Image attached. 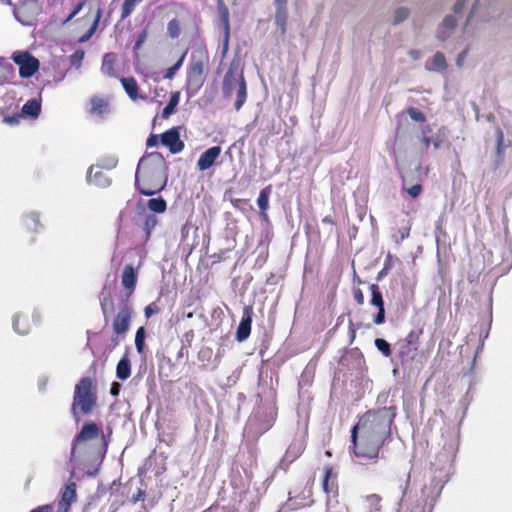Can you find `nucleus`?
I'll return each instance as SVG.
<instances>
[{"mask_svg": "<svg viewBox=\"0 0 512 512\" xmlns=\"http://www.w3.org/2000/svg\"><path fill=\"white\" fill-rule=\"evenodd\" d=\"M464 4H465V0H457L454 5L455 13H459L462 10V8L464 7Z\"/></svg>", "mask_w": 512, "mask_h": 512, "instance_id": "63", "label": "nucleus"}, {"mask_svg": "<svg viewBox=\"0 0 512 512\" xmlns=\"http://www.w3.org/2000/svg\"><path fill=\"white\" fill-rule=\"evenodd\" d=\"M101 433V429L94 422L85 423L80 432L74 437L71 446V457L72 460L76 456V451L82 442L97 438Z\"/></svg>", "mask_w": 512, "mask_h": 512, "instance_id": "8", "label": "nucleus"}, {"mask_svg": "<svg viewBox=\"0 0 512 512\" xmlns=\"http://www.w3.org/2000/svg\"><path fill=\"white\" fill-rule=\"evenodd\" d=\"M121 84L125 90V92L128 94V96L132 100H137L139 98L138 95V84L134 77H122L120 78Z\"/></svg>", "mask_w": 512, "mask_h": 512, "instance_id": "23", "label": "nucleus"}, {"mask_svg": "<svg viewBox=\"0 0 512 512\" xmlns=\"http://www.w3.org/2000/svg\"><path fill=\"white\" fill-rule=\"evenodd\" d=\"M220 146H213L205 150L197 161V168L199 171H206L211 168L221 154Z\"/></svg>", "mask_w": 512, "mask_h": 512, "instance_id": "14", "label": "nucleus"}, {"mask_svg": "<svg viewBox=\"0 0 512 512\" xmlns=\"http://www.w3.org/2000/svg\"><path fill=\"white\" fill-rule=\"evenodd\" d=\"M87 180L89 183L98 187H106L110 184V179L107 177L106 173L102 170L93 172V167H90L88 170Z\"/></svg>", "mask_w": 512, "mask_h": 512, "instance_id": "21", "label": "nucleus"}, {"mask_svg": "<svg viewBox=\"0 0 512 512\" xmlns=\"http://www.w3.org/2000/svg\"><path fill=\"white\" fill-rule=\"evenodd\" d=\"M97 405V393L94 381L90 377L82 378L74 389L72 414L76 422L81 415H89Z\"/></svg>", "mask_w": 512, "mask_h": 512, "instance_id": "3", "label": "nucleus"}, {"mask_svg": "<svg viewBox=\"0 0 512 512\" xmlns=\"http://www.w3.org/2000/svg\"><path fill=\"white\" fill-rule=\"evenodd\" d=\"M381 501L382 498L378 494L373 493L366 496V502L374 509V511L381 510Z\"/></svg>", "mask_w": 512, "mask_h": 512, "instance_id": "43", "label": "nucleus"}, {"mask_svg": "<svg viewBox=\"0 0 512 512\" xmlns=\"http://www.w3.org/2000/svg\"><path fill=\"white\" fill-rule=\"evenodd\" d=\"M236 88L237 93L234 107L236 111H239L247 99V85L243 72L241 71L238 74L237 66L232 63L227 70L222 82V92L224 97H231L233 91Z\"/></svg>", "mask_w": 512, "mask_h": 512, "instance_id": "4", "label": "nucleus"}, {"mask_svg": "<svg viewBox=\"0 0 512 512\" xmlns=\"http://www.w3.org/2000/svg\"><path fill=\"white\" fill-rule=\"evenodd\" d=\"M230 203L231 205L238 209L241 207L242 204H246L247 203V200L246 199H240V198H233L230 200Z\"/></svg>", "mask_w": 512, "mask_h": 512, "instance_id": "62", "label": "nucleus"}, {"mask_svg": "<svg viewBox=\"0 0 512 512\" xmlns=\"http://www.w3.org/2000/svg\"><path fill=\"white\" fill-rule=\"evenodd\" d=\"M133 312V307L128 300L121 303L119 311L112 321V329L117 336H124L128 332Z\"/></svg>", "mask_w": 512, "mask_h": 512, "instance_id": "7", "label": "nucleus"}, {"mask_svg": "<svg viewBox=\"0 0 512 512\" xmlns=\"http://www.w3.org/2000/svg\"><path fill=\"white\" fill-rule=\"evenodd\" d=\"M77 501V484L71 479L60 491V499L57 503V512H69L73 503Z\"/></svg>", "mask_w": 512, "mask_h": 512, "instance_id": "9", "label": "nucleus"}, {"mask_svg": "<svg viewBox=\"0 0 512 512\" xmlns=\"http://www.w3.org/2000/svg\"><path fill=\"white\" fill-rule=\"evenodd\" d=\"M432 70H445L447 68L446 58L443 53L436 52L431 59Z\"/></svg>", "mask_w": 512, "mask_h": 512, "instance_id": "33", "label": "nucleus"}, {"mask_svg": "<svg viewBox=\"0 0 512 512\" xmlns=\"http://www.w3.org/2000/svg\"><path fill=\"white\" fill-rule=\"evenodd\" d=\"M167 34L170 38L176 39L181 34L180 22L176 18L170 20L167 24Z\"/></svg>", "mask_w": 512, "mask_h": 512, "instance_id": "36", "label": "nucleus"}, {"mask_svg": "<svg viewBox=\"0 0 512 512\" xmlns=\"http://www.w3.org/2000/svg\"><path fill=\"white\" fill-rule=\"evenodd\" d=\"M338 473L332 465L323 468L322 489L328 496L338 495Z\"/></svg>", "mask_w": 512, "mask_h": 512, "instance_id": "11", "label": "nucleus"}, {"mask_svg": "<svg viewBox=\"0 0 512 512\" xmlns=\"http://www.w3.org/2000/svg\"><path fill=\"white\" fill-rule=\"evenodd\" d=\"M406 179L403 178V190L411 197L417 198L422 193V185L420 183H416L411 187H406Z\"/></svg>", "mask_w": 512, "mask_h": 512, "instance_id": "42", "label": "nucleus"}, {"mask_svg": "<svg viewBox=\"0 0 512 512\" xmlns=\"http://www.w3.org/2000/svg\"><path fill=\"white\" fill-rule=\"evenodd\" d=\"M253 314L252 306L248 305L243 308L242 319L236 331L238 342H243L250 336Z\"/></svg>", "mask_w": 512, "mask_h": 512, "instance_id": "12", "label": "nucleus"}, {"mask_svg": "<svg viewBox=\"0 0 512 512\" xmlns=\"http://www.w3.org/2000/svg\"><path fill=\"white\" fill-rule=\"evenodd\" d=\"M303 450L304 447L302 442H292L286 450L285 459L289 462H293L303 453Z\"/></svg>", "mask_w": 512, "mask_h": 512, "instance_id": "25", "label": "nucleus"}, {"mask_svg": "<svg viewBox=\"0 0 512 512\" xmlns=\"http://www.w3.org/2000/svg\"><path fill=\"white\" fill-rule=\"evenodd\" d=\"M409 16V11L407 8L401 7L398 8L394 13V24H399L404 21Z\"/></svg>", "mask_w": 512, "mask_h": 512, "instance_id": "48", "label": "nucleus"}, {"mask_svg": "<svg viewBox=\"0 0 512 512\" xmlns=\"http://www.w3.org/2000/svg\"><path fill=\"white\" fill-rule=\"evenodd\" d=\"M371 300L370 303L378 308V312L373 316V322L381 325L385 322V307L382 293L377 284L370 285Z\"/></svg>", "mask_w": 512, "mask_h": 512, "instance_id": "13", "label": "nucleus"}, {"mask_svg": "<svg viewBox=\"0 0 512 512\" xmlns=\"http://www.w3.org/2000/svg\"><path fill=\"white\" fill-rule=\"evenodd\" d=\"M91 107L89 113L91 115L103 116L109 109V102L107 99L100 96H93L90 100Z\"/></svg>", "mask_w": 512, "mask_h": 512, "instance_id": "17", "label": "nucleus"}, {"mask_svg": "<svg viewBox=\"0 0 512 512\" xmlns=\"http://www.w3.org/2000/svg\"><path fill=\"white\" fill-rule=\"evenodd\" d=\"M360 323L356 326L352 320H349V325H348V334H349V338H350V341L349 343L352 344L356 338V330L357 328L360 327Z\"/></svg>", "mask_w": 512, "mask_h": 512, "instance_id": "54", "label": "nucleus"}, {"mask_svg": "<svg viewBox=\"0 0 512 512\" xmlns=\"http://www.w3.org/2000/svg\"><path fill=\"white\" fill-rule=\"evenodd\" d=\"M410 231L411 222L407 220L406 223L398 229L397 234L394 235L395 242L399 244L407 239L410 236Z\"/></svg>", "mask_w": 512, "mask_h": 512, "instance_id": "35", "label": "nucleus"}, {"mask_svg": "<svg viewBox=\"0 0 512 512\" xmlns=\"http://www.w3.org/2000/svg\"><path fill=\"white\" fill-rule=\"evenodd\" d=\"M353 297L358 305L361 306L364 304V294L360 288H355L353 290Z\"/></svg>", "mask_w": 512, "mask_h": 512, "instance_id": "55", "label": "nucleus"}, {"mask_svg": "<svg viewBox=\"0 0 512 512\" xmlns=\"http://www.w3.org/2000/svg\"><path fill=\"white\" fill-rule=\"evenodd\" d=\"M166 161L161 153L152 152L144 155L137 165L135 185L146 196L162 191L167 183Z\"/></svg>", "mask_w": 512, "mask_h": 512, "instance_id": "2", "label": "nucleus"}, {"mask_svg": "<svg viewBox=\"0 0 512 512\" xmlns=\"http://www.w3.org/2000/svg\"><path fill=\"white\" fill-rule=\"evenodd\" d=\"M41 112V101L37 99L28 100L22 107V114L37 118Z\"/></svg>", "mask_w": 512, "mask_h": 512, "instance_id": "24", "label": "nucleus"}, {"mask_svg": "<svg viewBox=\"0 0 512 512\" xmlns=\"http://www.w3.org/2000/svg\"><path fill=\"white\" fill-rule=\"evenodd\" d=\"M419 334L415 331H410L408 335L405 337V344L411 345L413 347L418 348L419 346Z\"/></svg>", "mask_w": 512, "mask_h": 512, "instance_id": "49", "label": "nucleus"}, {"mask_svg": "<svg viewBox=\"0 0 512 512\" xmlns=\"http://www.w3.org/2000/svg\"><path fill=\"white\" fill-rule=\"evenodd\" d=\"M179 101H180V92L179 91L172 92L168 104L165 106V108L162 111L163 119L169 118L175 112L176 106L178 105Z\"/></svg>", "mask_w": 512, "mask_h": 512, "instance_id": "26", "label": "nucleus"}, {"mask_svg": "<svg viewBox=\"0 0 512 512\" xmlns=\"http://www.w3.org/2000/svg\"><path fill=\"white\" fill-rule=\"evenodd\" d=\"M147 36H148L147 29H144L143 31H141L138 34L137 40H136L135 45H134V50H139L142 47L143 43L147 39Z\"/></svg>", "mask_w": 512, "mask_h": 512, "instance_id": "52", "label": "nucleus"}, {"mask_svg": "<svg viewBox=\"0 0 512 512\" xmlns=\"http://www.w3.org/2000/svg\"><path fill=\"white\" fill-rule=\"evenodd\" d=\"M186 51L181 55V57L177 60V62L169 67L167 70H166V73L164 74V79H173L174 76L176 75L177 71L181 68V66L183 65V62H184V59H185V56H186Z\"/></svg>", "mask_w": 512, "mask_h": 512, "instance_id": "38", "label": "nucleus"}, {"mask_svg": "<svg viewBox=\"0 0 512 512\" xmlns=\"http://www.w3.org/2000/svg\"><path fill=\"white\" fill-rule=\"evenodd\" d=\"M117 63V55L113 52L106 53L103 56L101 71L109 77H117L115 65Z\"/></svg>", "mask_w": 512, "mask_h": 512, "instance_id": "18", "label": "nucleus"}, {"mask_svg": "<svg viewBox=\"0 0 512 512\" xmlns=\"http://www.w3.org/2000/svg\"><path fill=\"white\" fill-rule=\"evenodd\" d=\"M11 58L19 66L22 78H30L39 70V60L28 51H16Z\"/></svg>", "mask_w": 512, "mask_h": 512, "instance_id": "6", "label": "nucleus"}, {"mask_svg": "<svg viewBox=\"0 0 512 512\" xmlns=\"http://www.w3.org/2000/svg\"><path fill=\"white\" fill-rule=\"evenodd\" d=\"M101 16H102V9L98 6L95 11L93 23H92L90 29L79 38V42H86L91 38V36L97 30Z\"/></svg>", "mask_w": 512, "mask_h": 512, "instance_id": "28", "label": "nucleus"}, {"mask_svg": "<svg viewBox=\"0 0 512 512\" xmlns=\"http://www.w3.org/2000/svg\"><path fill=\"white\" fill-rule=\"evenodd\" d=\"M146 497V492L143 489H138L137 493L132 496L131 501L136 503L138 501H144Z\"/></svg>", "mask_w": 512, "mask_h": 512, "instance_id": "57", "label": "nucleus"}, {"mask_svg": "<svg viewBox=\"0 0 512 512\" xmlns=\"http://www.w3.org/2000/svg\"><path fill=\"white\" fill-rule=\"evenodd\" d=\"M496 138H497V145H496V153H497V162L503 161V152H504V134L503 131L498 128L496 130Z\"/></svg>", "mask_w": 512, "mask_h": 512, "instance_id": "39", "label": "nucleus"}, {"mask_svg": "<svg viewBox=\"0 0 512 512\" xmlns=\"http://www.w3.org/2000/svg\"><path fill=\"white\" fill-rule=\"evenodd\" d=\"M217 9L220 21L224 28V48H228L229 37H230V20H229V9L223 0H218Z\"/></svg>", "mask_w": 512, "mask_h": 512, "instance_id": "16", "label": "nucleus"}, {"mask_svg": "<svg viewBox=\"0 0 512 512\" xmlns=\"http://www.w3.org/2000/svg\"><path fill=\"white\" fill-rule=\"evenodd\" d=\"M138 281V272L137 270L131 265L127 264L125 265L122 275H121V283L124 289L127 292V296H131L133 292L135 291L136 285Z\"/></svg>", "mask_w": 512, "mask_h": 512, "instance_id": "15", "label": "nucleus"}, {"mask_svg": "<svg viewBox=\"0 0 512 512\" xmlns=\"http://www.w3.org/2000/svg\"><path fill=\"white\" fill-rule=\"evenodd\" d=\"M86 3V0H81L75 7L74 9L72 10V12L69 14V16L66 18V20L64 21V23H67L69 21H71L81 10L82 8L84 7Z\"/></svg>", "mask_w": 512, "mask_h": 512, "instance_id": "53", "label": "nucleus"}, {"mask_svg": "<svg viewBox=\"0 0 512 512\" xmlns=\"http://www.w3.org/2000/svg\"><path fill=\"white\" fill-rule=\"evenodd\" d=\"M30 512H53V506L51 504L40 505Z\"/></svg>", "mask_w": 512, "mask_h": 512, "instance_id": "59", "label": "nucleus"}, {"mask_svg": "<svg viewBox=\"0 0 512 512\" xmlns=\"http://www.w3.org/2000/svg\"><path fill=\"white\" fill-rule=\"evenodd\" d=\"M85 52L83 49L79 48L77 49L73 54L69 57V62L71 66L79 69L82 65V61L84 59Z\"/></svg>", "mask_w": 512, "mask_h": 512, "instance_id": "40", "label": "nucleus"}, {"mask_svg": "<svg viewBox=\"0 0 512 512\" xmlns=\"http://www.w3.org/2000/svg\"><path fill=\"white\" fill-rule=\"evenodd\" d=\"M13 328L20 335H26L31 330V322L28 315L16 314L13 319Z\"/></svg>", "mask_w": 512, "mask_h": 512, "instance_id": "19", "label": "nucleus"}, {"mask_svg": "<svg viewBox=\"0 0 512 512\" xmlns=\"http://www.w3.org/2000/svg\"><path fill=\"white\" fill-rule=\"evenodd\" d=\"M272 193V185L264 187L258 196L257 204L260 209V214L264 219L268 218L267 210L269 208V197Z\"/></svg>", "mask_w": 512, "mask_h": 512, "instance_id": "20", "label": "nucleus"}, {"mask_svg": "<svg viewBox=\"0 0 512 512\" xmlns=\"http://www.w3.org/2000/svg\"><path fill=\"white\" fill-rule=\"evenodd\" d=\"M209 62L207 51L199 50L191 55V61L187 69V84L200 88L205 80V68Z\"/></svg>", "mask_w": 512, "mask_h": 512, "instance_id": "5", "label": "nucleus"}, {"mask_svg": "<svg viewBox=\"0 0 512 512\" xmlns=\"http://www.w3.org/2000/svg\"><path fill=\"white\" fill-rule=\"evenodd\" d=\"M147 206L151 211L156 213H163L167 209V203L162 197L148 200Z\"/></svg>", "mask_w": 512, "mask_h": 512, "instance_id": "31", "label": "nucleus"}, {"mask_svg": "<svg viewBox=\"0 0 512 512\" xmlns=\"http://www.w3.org/2000/svg\"><path fill=\"white\" fill-rule=\"evenodd\" d=\"M24 224L27 229L31 231H38L42 226L40 221V215L37 212H30L24 217Z\"/></svg>", "mask_w": 512, "mask_h": 512, "instance_id": "27", "label": "nucleus"}, {"mask_svg": "<svg viewBox=\"0 0 512 512\" xmlns=\"http://www.w3.org/2000/svg\"><path fill=\"white\" fill-rule=\"evenodd\" d=\"M116 376L122 381L131 376V362L127 354H125L117 363Z\"/></svg>", "mask_w": 512, "mask_h": 512, "instance_id": "22", "label": "nucleus"}, {"mask_svg": "<svg viewBox=\"0 0 512 512\" xmlns=\"http://www.w3.org/2000/svg\"><path fill=\"white\" fill-rule=\"evenodd\" d=\"M443 26L448 29H453L456 26V19L452 15H448L443 20Z\"/></svg>", "mask_w": 512, "mask_h": 512, "instance_id": "56", "label": "nucleus"}, {"mask_svg": "<svg viewBox=\"0 0 512 512\" xmlns=\"http://www.w3.org/2000/svg\"><path fill=\"white\" fill-rule=\"evenodd\" d=\"M121 385L118 382H113L110 388V394L112 396H118L120 393Z\"/></svg>", "mask_w": 512, "mask_h": 512, "instance_id": "61", "label": "nucleus"}, {"mask_svg": "<svg viewBox=\"0 0 512 512\" xmlns=\"http://www.w3.org/2000/svg\"><path fill=\"white\" fill-rule=\"evenodd\" d=\"M179 127H173L161 135L162 145L169 148L172 154L180 153L184 147V142L180 139Z\"/></svg>", "mask_w": 512, "mask_h": 512, "instance_id": "10", "label": "nucleus"}, {"mask_svg": "<svg viewBox=\"0 0 512 512\" xmlns=\"http://www.w3.org/2000/svg\"><path fill=\"white\" fill-rule=\"evenodd\" d=\"M374 344L385 357H391V346L385 339L377 338L375 339Z\"/></svg>", "mask_w": 512, "mask_h": 512, "instance_id": "41", "label": "nucleus"}, {"mask_svg": "<svg viewBox=\"0 0 512 512\" xmlns=\"http://www.w3.org/2000/svg\"><path fill=\"white\" fill-rule=\"evenodd\" d=\"M99 301H100V306H101L104 320H105V322H107L108 318H109V308H111L113 306V301L111 299L110 293L102 292L100 294Z\"/></svg>", "mask_w": 512, "mask_h": 512, "instance_id": "29", "label": "nucleus"}, {"mask_svg": "<svg viewBox=\"0 0 512 512\" xmlns=\"http://www.w3.org/2000/svg\"><path fill=\"white\" fill-rule=\"evenodd\" d=\"M286 4L287 0H275V5L277 7L276 18H282L283 21L286 19Z\"/></svg>", "mask_w": 512, "mask_h": 512, "instance_id": "47", "label": "nucleus"}, {"mask_svg": "<svg viewBox=\"0 0 512 512\" xmlns=\"http://www.w3.org/2000/svg\"><path fill=\"white\" fill-rule=\"evenodd\" d=\"M0 114L4 116L3 122L8 124V125H11V126L18 125L19 122H20V118L22 116L21 114H15V115H12V116H5L3 110H1Z\"/></svg>", "mask_w": 512, "mask_h": 512, "instance_id": "51", "label": "nucleus"}, {"mask_svg": "<svg viewBox=\"0 0 512 512\" xmlns=\"http://www.w3.org/2000/svg\"><path fill=\"white\" fill-rule=\"evenodd\" d=\"M396 407L368 410L351 430L352 451L355 457L376 462L380 451L391 438V426Z\"/></svg>", "mask_w": 512, "mask_h": 512, "instance_id": "1", "label": "nucleus"}, {"mask_svg": "<svg viewBox=\"0 0 512 512\" xmlns=\"http://www.w3.org/2000/svg\"><path fill=\"white\" fill-rule=\"evenodd\" d=\"M418 348L411 345L403 344L399 351V357L402 361L405 359H414Z\"/></svg>", "mask_w": 512, "mask_h": 512, "instance_id": "37", "label": "nucleus"}, {"mask_svg": "<svg viewBox=\"0 0 512 512\" xmlns=\"http://www.w3.org/2000/svg\"><path fill=\"white\" fill-rule=\"evenodd\" d=\"M158 221L155 215H147L144 221V229L147 237L150 236L151 231L156 227Z\"/></svg>", "mask_w": 512, "mask_h": 512, "instance_id": "45", "label": "nucleus"}, {"mask_svg": "<svg viewBox=\"0 0 512 512\" xmlns=\"http://www.w3.org/2000/svg\"><path fill=\"white\" fill-rule=\"evenodd\" d=\"M191 228H192V225L189 223H185L181 227V241H183V242L186 241Z\"/></svg>", "mask_w": 512, "mask_h": 512, "instance_id": "58", "label": "nucleus"}, {"mask_svg": "<svg viewBox=\"0 0 512 512\" xmlns=\"http://www.w3.org/2000/svg\"><path fill=\"white\" fill-rule=\"evenodd\" d=\"M146 331L143 326L139 327L135 334V347L139 354H144L145 351Z\"/></svg>", "mask_w": 512, "mask_h": 512, "instance_id": "32", "label": "nucleus"}, {"mask_svg": "<svg viewBox=\"0 0 512 512\" xmlns=\"http://www.w3.org/2000/svg\"><path fill=\"white\" fill-rule=\"evenodd\" d=\"M142 1L143 0H124L121 7V20L128 18Z\"/></svg>", "mask_w": 512, "mask_h": 512, "instance_id": "30", "label": "nucleus"}, {"mask_svg": "<svg viewBox=\"0 0 512 512\" xmlns=\"http://www.w3.org/2000/svg\"><path fill=\"white\" fill-rule=\"evenodd\" d=\"M28 5L22 4L15 10L16 18L23 24L29 25L31 23L32 17L28 15Z\"/></svg>", "mask_w": 512, "mask_h": 512, "instance_id": "34", "label": "nucleus"}, {"mask_svg": "<svg viewBox=\"0 0 512 512\" xmlns=\"http://www.w3.org/2000/svg\"><path fill=\"white\" fill-rule=\"evenodd\" d=\"M158 144V136L155 134H151L146 141L147 147H153Z\"/></svg>", "mask_w": 512, "mask_h": 512, "instance_id": "60", "label": "nucleus"}, {"mask_svg": "<svg viewBox=\"0 0 512 512\" xmlns=\"http://www.w3.org/2000/svg\"><path fill=\"white\" fill-rule=\"evenodd\" d=\"M160 312V307L156 302L150 303L144 309L145 317L148 319L154 314H158Z\"/></svg>", "mask_w": 512, "mask_h": 512, "instance_id": "50", "label": "nucleus"}, {"mask_svg": "<svg viewBox=\"0 0 512 512\" xmlns=\"http://www.w3.org/2000/svg\"><path fill=\"white\" fill-rule=\"evenodd\" d=\"M407 113L410 116V118L415 122L423 123L426 121L424 113L414 107L408 108Z\"/></svg>", "mask_w": 512, "mask_h": 512, "instance_id": "46", "label": "nucleus"}, {"mask_svg": "<svg viewBox=\"0 0 512 512\" xmlns=\"http://www.w3.org/2000/svg\"><path fill=\"white\" fill-rule=\"evenodd\" d=\"M277 417V412L275 410H271L267 415V419L263 422L260 427L261 432L268 431L275 423Z\"/></svg>", "mask_w": 512, "mask_h": 512, "instance_id": "44", "label": "nucleus"}, {"mask_svg": "<svg viewBox=\"0 0 512 512\" xmlns=\"http://www.w3.org/2000/svg\"><path fill=\"white\" fill-rule=\"evenodd\" d=\"M464 4H465V0H457L454 5L455 13H459L462 10V8L464 7Z\"/></svg>", "mask_w": 512, "mask_h": 512, "instance_id": "64", "label": "nucleus"}]
</instances>
